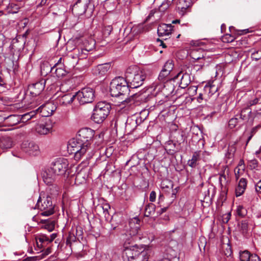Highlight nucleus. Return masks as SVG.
Listing matches in <instances>:
<instances>
[{"instance_id": "6ab92c4d", "label": "nucleus", "mask_w": 261, "mask_h": 261, "mask_svg": "<svg viewBox=\"0 0 261 261\" xmlns=\"http://www.w3.org/2000/svg\"><path fill=\"white\" fill-rule=\"evenodd\" d=\"M110 64L106 63L97 65L94 69V74L99 77L103 76L107 74L110 68Z\"/></svg>"}, {"instance_id": "f03ea898", "label": "nucleus", "mask_w": 261, "mask_h": 261, "mask_svg": "<svg viewBox=\"0 0 261 261\" xmlns=\"http://www.w3.org/2000/svg\"><path fill=\"white\" fill-rule=\"evenodd\" d=\"M68 150L74 154V159L79 161L85 156L86 159H91L94 154L92 147H88L87 145L77 140V137L70 140L67 145Z\"/></svg>"}, {"instance_id": "de8ad7c7", "label": "nucleus", "mask_w": 261, "mask_h": 261, "mask_svg": "<svg viewBox=\"0 0 261 261\" xmlns=\"http://www.w3.org/2000/svg\"><path fill=\"white\" fill-rule=\"evenodd\" d=\"M251 58L255 61L261 59V50H254L251 53Z\"/></svg>"}, {"instance_id": "69168bd1", "label": "nucleus", "mask_w": 261, "mask_h": 261, "mask_svg": "<svg viewBox=\"0 0 261 261\" xmlns=\"http://www.w3.org/2000/svg\"><path fill=\"white\" fill-rule=\"evenodd\" d=\"M214 88V86H205L204 90L205 91L208 90L210 92H213L212 89Z\"/></svg>"}, {"instance_id": "4c0bfd02", "label": "nucleus", "mask_w": 261, "mask_h": 261, "mask_svg": "<svg viewBox=\"0 0 261 261\" xmlns=\"http://www.w3.org/2000/svg\"><path fill=\"white\" fill-rule=\"evenodd\" d=\"M176 143L173 140L169 141L166 144V150L169 151V153H173L175 152Z\"/></svg>"}, {"instance_id": "f257e3e1", "label": "nucleus", "mask_w": 261, "mask_h": 261, "mask_svg": "<svg viewBox=\"0 0 261 261\" xmlns=\"http://www.w3.org/2000/svg\"><path fill=\"white\" fill-rule=\"evenodd\" d=\"M69 162L67 159L58 158L51 163V166L43 176V181L46 184L53 183L56 177L63 175L68 169Z\"/></svg>"}, {"instance_id": "5fc2aeb1", "label": "nucleus", "mask_w": 261, "mask_h": 261, "mask_svg": "<svg viewBox=\"0 0 261 261\" xmlns=\"http://www.w3.org/2000/svg\"><path fill=\"white\" fill-rule=\"evenodd\" d=\"M199 63V64H194V68L196 71L202 69L205 64L204 60L200 61Z\"/></svg>"}, {"instance_id": "9d476101", "label": "nucleus", "mask_w": 261, "mask_h": 261, "mask_svg": "<svg viewBox=\"0 0 261 261\" xmlns=\"http://www.w3.org/2000/svg\"><path fill=\"white\" fill-rule=\"evenodd\" d=\"M21 148L25 152L31 155L37 156L40 153L38 145L33 141H24L21 145Z\"/></svg>"}, {"instance_id": "f3484780", "label": "nucleus", "mask_w": 261, "mask_h": 261, "mask_svg": "<svg viewBox=\"0 0 261 261\" xmlns=\"http://www.w3.org/2000/svg\"><path fill=\"white\" fill-rule=\"evenodd\" d=\"M178 78L180 79L179 86L181 88H185L191 83L190 76L187 73H183L182 72H180L173 77V80H175Z\"/></svg>"}, {"instance_id": "c756f323", "label": "nucleus", "mask_w": 261, "mask_h": 261, "mask_svg": "<svg viewBox=\"0 0 261 261\" xmlns=\"http://www.w3.org/2000/svg\"><path fill=\"white\" fill-rule=\"evenodd\" d=\"M137 127V120L133 118H128L125 122L126 131L131 133Z\"/></svg>"}, {"instance_id": "58836bf2", "label": "nucleus", "mask_w": 261, "mask_h": 261, "mask_svg": "<svg viewBox=\"0 0 261 261\" xmlns=\"http://www.w3.org/2000/svg\"><path fill=\"white\" fill-rule=\"evenodd\" d=\"M36 115L35 111H31L29 113H25L23 115H20V117L21 118V121L22 122H25L29 121V120L33 118L34 116Z\"/></svg>"}, {"instance_id": "dca6fc26", "label": "nucleus", "mask_w": 261, "mask_h": 261, "mask_svg": "<svg viewBox=\"0 0 261 261\" xmlns=\"http://www.w3.org/2000/svg\"><path fill=\"white\" fill-rule=\"evenodd\" d=\"M4 121L5 123L8 126H13L21 121L20 115H11L7 117H1L0 121Z\"/></svg>"}, {"instance_id": "72a5a7b5", "label": "nucleus", "mask_w": 261, "mask_h": 261, "mask_svg": "<svg viewBox=\"0 0 261 261\" xmlns=\"http://www.w3.org/2000/svg\"><path fill=\"white\" fill-rule=\"evenodd\" d=\"M155 205L152 203H149L146 205L144 211V216L145 217H150L155 213Z\"/></svg>"}, {"instance_id": "13d9d810", "label": "nucleus", "mask_w": 261, "mask_h": 261, "mask_svg": "<svg viewBox=\"0 0 261 261\" xmlns=\"http://www.w3.org/2000/svg\"><path fill=\"white\" fill-rule=\"evenodd\" d=\"M134 98L133 97H129V98H126L124 100L122 101L121 102L125 105V104H127V103H134Z\"/></svg>"}, {"instance_id": "8fccbe9b", "label": "nucleus", "mask_w": 261, "mask_h": 261, "mask_svg": "<svg viewBox=\"0 0 261 261\" xmlns=\"http://www.w3.org/2000/svg\"><path fill=\"white\" fill-rule=\"evenodd\" d=\"M257 103H260L259 102L257 98H256V97L255 96L253 99L250 100L246 103V106L250 108L251 106H254Z\"/></svg>"}, {"instance_id": "f704fd0d", "label": "nucleus", "mask_w": 261, "mask_h": 261, "mask_svg": "<svg viewBox=\"0 0 261 261\" xmlns=\"http://www.w3.org/2000/svg\"><path fill=\"white\" fill-rule=\"evenodd\" d=\"M41 222L44 224V228L47 229L48 231L50 232L54 229L56 223L55 220L46 219L42 220Z\"/></svg>"}, {"instance_id": "a19ab883", "label": "nucleus", "mask_w": 261, "mask_h": 261, "mask_svg": "<svg viewBox=\"0 0 261 261\" xmlns=\"http://www.w3.org/2000/svg\"><path fill=\"white\" fill-rule=\"evenodd\" d=\"M174 64L173 63V61L172 60H168L164 64L162 69L165 71H167L169 73H171Z\"/></svg>"}, {"instance_id": "864d4df0", "label": "nucleus", "mask_w": 261, "mask_h": 261, "mask_svg": "<svg viewBox=\"0 0 261 261\" xmlns=\"http://www.w3.org/2000/svg\"><path fill=\"white\" fill-rule=\"evenodd\" d=\"M42 252H43L41 255V258H44L46 255H48L51 252V248L50 247H48L46 249L44 250L41 251Z\"/></svg>"}, {"instance_id": "7c9ffc66", "label": "nucleus", "mask_w": 261, "mask_h": 261, "mask_svg": "<svg viewBox=\"0 0 261 261\" xmlns=\"http://www.w3.org/2000/svg\"><path fill=\"white\" fill-rule=\"evenodd\" d=\"M75 231L76 233L77 232V228L75 230L72 229V230L69 232L66 239V245L69 246L70 247H71L72 243L76 242L77 239H78V238L75 235Z\"/></svg>"}, {"instance_id": "79ce46f5", "label": "nucleus", "mask_w": 261, "mask_h": 261, "mask_svg": "<svg viewBox=\"0 0 261 261\" xmlns=\"http://www.w3.org/2000/svg\"><path fill=\"white\" fill-rule=\"evenodd\" d=\"M236 38L234 35L226 34L222 37V40L224 42L229 43L233 41Z\"/></svg>"}, {"instance_id": "6e6552de", "label": "nucleus", "mask_w": 261, "mask_h": 261, "mask_svg": "<svg viewBox=\"0 0 261 261\" xmlns=\"http://www.w3.org/2000/svg\"><path fill=\"white\" fill-rule=\"evenodd\" d=\"M75 96L80 105L92 103L95 98L94 91L89 87L84 88L76 92Z\"/></svg>"}, {"instance_id": "37998d69", "label": "nucleus", "mask_w": 261, "mask_h": 261, "mask_svg": "<svg viewBox=\"0 0 261 261\" xmlns=\"http://www.w3.org/2000/svg\"><path fill=\"white\" fill-rule=\"evenodd\" d=\"M237 213L238 216L244 217L247 214V210L242 205H239L237 209Z\"/></svg>"}, {"instance_id": "774afa93", "label": "nucleus", "mask_w": 261, "mask_h": 261, "mask_svg": "<svg viewBox=\"0 0 261 261\" xmlns=\"http://www.w3.org/2000/svg\"><path fill=\"white\" fill-rule=\"evenodd\" d=\"M167 101V98H165V97H163V98H162L161 100H159L158 102V105H163L164 102Z\"/></svg>"}, {"instance_id": "a878e982", "label": "nucleus", "mask_w": 261, "mask_h": 261, "mask_svg": "<svg viewBox=\"0 0 261 261\" xmlns=\"http://www.w3.org/2000/svg\"><path fill=\"white\" fill-rule=\"evenodd\" d=\"M13 146L12 139L7 136H4L0 138V147L3 149L10 148Z\"/></svg>"}, {"instance_id": "052dcab7", "label": "nucleus", "mask_w": 261, "mask_h": 261, "mask_svg": "<svg viewBox=\"0 0 261 261\" xmlns=\"http://www.w3.org/2000/svg\"><path fill=\"white\" fill-rule=\"evenodd\" d=\"M255 190L257 192L261 193V179L256 184Z\"/></svg>"}, {"instance_id": "0e129e2a", "label": "nucleus", "mask_w": 261, "mask_h": 261, "mask_svg": "<svg viewBox=\"0 0 261 261\" xmlns=\"http://www.w3.org/2000/svg\"><path fill=\"white\" fill-rule=\"evenodd\" d=\"M168 208V206L164 207L163 208H161L160 211H157L156 213H157L158 215H161L163 213H165L167 211Z\"/></svg>"}, {"instance_id": "0eeeda50", "label": "nucleus", "mask_w": 261, "mask_h": 261, "mask_svg": "<svg viewBox=\"0 0 261 261\" xmlns=\"http://www.w3.org/2000/svg\"><path fill=\"white\" fill-rule=\"evenodd\" d=\"M153 87L156 96L158 98H160L162 96L165 97V98H167L173 94L175 88L172 81L163 83H154Z\"/></svg>"}, {"instance_id": "bb28decb", "label": "nucleus", "mask_w": 261, "mask_h": 261, "mask_svg": "<svg viewBox=\"0 0 261 261\" xmlns=\"http://www.w3.org/2000/svg\"><path fill=\"white\" fill-rule=\"evenodd\" d=\"M76 98L75 94L67 93L63 95L59 99L60 103L63 105H67L71 103L74 99Z\"/></svg>"}, {"instance_id": "5701e85b", "label": "nucleus", "mask_w": 261, "mask_h": 261, "mask_svg": "<svg viewBox=\"0 0 261 261\" xmlns=\"http://www.w3.org/2000/svg\"><path fill=\"white\" fill-rule=\"evenodd\" d=\"M46 67L47 68V70H49V71L53 73H55L56 76L58 77L63 76L66 74L65 70L61 67H58V63L56 64L55 65L52 67L47 65Z\"/></svg>"}, {"instance_id": "aec40b11", "label": "nucleus", "mask_w": 261, "mask_h": 261, "mask_svg": "<svg viewBox=\"0 0 261 261\" xmlns=\"http://www.w3.org/2000/svg\"><path fill=\"white\" fill-rule=\"evenodd\" d=\"M205 55V51L200 48L192 49L190 53V56L195 61L204 60Z\"/></svg>"}, {"instance_id": "49530a36", "label": "nucleus", "mask_w": 261, "mask_h": 261, "mask_svg": "<svg viewBox=\"0 0 261 261\" xmlns=\"http://www.w3.org/2000/svg\"><path fill=\"white\" fill-rule=\"evenodd\" d=\"M7 8L11 9V10L12 11V13H16L18 11L19 9H20V7L18 6L17 4L14 3H9L7 6Z\"/></svg>"}, {"instance_id": "39448f33", "label": "nucleus", "mask_w": 261, "mask_h": 261, "mask_svg": "<svg viewBox=\"0 0 261 261\" xmlns=\"http://www.w3.org/2000/svg\"><path fill=\"white\" fill-rule=\"evenodd\" d=\"M111 109V105L109 103L98 102L93 109L92 119L97 123L102 122L109 115Z\"/></svg>"}, {"instance_id": "393cba45", "label": "nucleus", "mask_w": 261, "mask_h": 261, "mask_svg": "<svg viewBox=\"0 0 261 261\" xmlns=\"http://www.w3.org/2000/svg\"><path fill=\"white\" fill-rule=\"evenodd\" d=\"M247 184L246 179L242 178L240 179L238 185L236 188V195L239 197L242 195L245 192Z\"/></svg>"}, {"instance_id": "a211bd4d", "label": "nucleus", "mask_w": 261, "mask_h": 261, "mask_svg": "<svg viewBox=\"0 0 261 261\" xmlns=\"http://www.w3.org/2000/svg\"><path fill=\"white\" fill-rule=\"evenodd\" d=\"M173 26L171 24H162L158 28V34L160 37L169 36L172 33Z\"/></svg>"}, {"instance_id": "338daca9", "label": "nucleus", "mask_w": 261, "mask_h": 261, "mask_svg": "<svg viewBox=\"0 0 261 261\" xmlns=\"http://www.w3.org/2000/svg\"><path fill=\"white\" fill-rule=\"evenodd\" d=\"M248 32V30H239L238 31L237 34L239 35H241L244 34H246Z\"/></svg>"}, {"instance_id": "7ed1b4c3", "label": "nucleus", "mask_w": 261, "mask_h": 261, "mask_svg": "<svg viewBox=\"0 0 261 261\" xmlns=\"http://www.w3.org/2000/svg\"><path fill=\"white\" fill-rule=\"evenodd\" d=\"M125 75L126 82L130 83L133 88H137L142 85L146 79V74L136 66L129 67L126 70Z\"/></svg>"}, {"instance_id": "e433bc0d", "label": "nucleus", "mask_w": 261, "mask_h": 261, "mask_svg": "<svg viewBox=\"0 0 261 261\" xmlns=\"http://www.w3.org/2000/svg\"><path fill=\"white\" fill-rule=\"evenodd\" d=\"M47 184L49 187L47 188V191L49 194L53 196H56L59 193V187L56 185Z\"/></svg>"}, {"instance_id": "412c9836", "label": "nucleus", "mask_w": 261, "mask_h": 261, "mask_svg": "<svg viewBox=\"0 0 261 261\" xmlns=\"http://www.w3.org/2000/svg\"><path fill=\"white\" fill-rule=\"evenodd\" d=\"M240 261H260V258L256 254H251L247 250L240 252Z\"/></svg>"}, {"instance_id": "603ef678", "label": "nucleus", "mask_w": 261, "mask_h": 261, "mask_svg": "<svg viewBox=\"0 0 261 261\" xmlns=\"http://www.w3.org/2000/svg\"><path fill=\"white\" fill-rule=\"evenodd\" d=\"M102 210H103V214L105 215V217L106 218H108V216H109V212H108V210L110 208V206L109 204H104L102 206Z\"/></svg>"}, {"instance_id": "473e14b6", "label": "nucleus", "mask_w": 261, "mask_h": 261, "mask_svg": "<svg viewBox=\"0 0 261 261\" xmlns=\"http://www.w3.org/2000/svg\"><path fill=\"white\" fill-rule=\"evenodd\" d=\"M251 113V110L246 106L241 110L239 114V118L243 121L247 120L249 119Z\"/></svg>"}, {"instance_id": "4468645a", "label": "nucleus", "mask_w": 261, "mask_h": 261, "mask_svg": "<svg viewBox=\"0 0 261 261\" xmlns=\"http://www.w3.org/2000/svg\"><path fill=\"white\" fill-rule=\"evenodd\" d=\"M139 228L137 226L134 228L131 227L129 231H127L125 233L122 234L121 239L124 242L125 245L130 244L134 239L133 237L139 233Z\"/></svg>"}, {"instance_id": "2eb2a0df", "label": "nucleus", "mask_w": 261, "mask_h": 261, "mask_svg": "<svg viewBox=\"0 0 261 261\" xmlns=\"http://www.w3.org/2000/svg\"><path fill=\"white\" fill-rule=\"evenodd\" d=\"M51 125L46 122L36 124L35 127V130L39 135H45L51 132Z\"/></svg>"}, {"instance_id": "c85d7f7f", "label": "nucleus", "mask_w": 261, "mask_h": 261, "mask_svg": "<svg viewBox=\"0 0 261 261\" xmlns=\"http://www.w3.org/2000/svg\"><path fill=\"white\" fill-rule=\"evenodd\" d=\"M226 172V174H225V171H223V172H220L219 174V181L222 190H225L226 186L229 180L228 170Z\"/></svg>"}, {"instance_id": "09e8293b", "label": "nucleus", "mask_w": 261, "mask_h": 261, "mask_svg": "<svg viewBox=\"0 0 261 261\" xmlns=\"http://www.w3.org/2000/svg\"><path fill=\"white\" fill-rule=\"evenodd\" d=\"M258 161L256 159H252L249 161L248 166L251 169H254L258 166Z\"/></svg>"}, {"instance_id": "c9c22d12", "label": "nucleus", "mask_w": 261, "mask_h": 261, "mask_svg": "<svg viewBox=\"0 0 261 261\" xmlns=\"http://www.w3.org/2000/svg\"><path fill=\"white\" fill-rule=\"evenodd\" d=\"M191 132L193 135L192 139L196 141H199L201 139V131L199 127L197 126H193L191 127Z\"/></svg>"}, {"instance_id": "6e6d98bb", "label": "nucleus", "mask_w": 261, "mask_h": 261, "mask_svg": "<svg viewBox=\"0 0 261 261\" xmlns=\"http://www.w3.org/2000/svg\"><path fill=\"white\" fill-rule=\"evenodd\" d=\"M231 217L230 213L226 214L223 216L222 221L224 223H227L230 220Z\"/></svg>"}, {"instance_id": "ea45409f", "label": "nucleus", "mask_w": 261, "mask_h": 261, "mask_svg": "<svg viewBox=\"0 0 261 261\" xmlns=\"http://www.w3.org/2000/svg\"><path fill=\"white\" fill-rule=\"evenodd\" d=\"M173 141L178 144V145H180L182 142H184L185 141V138L183 134L179 132H175L174 134Z\"/></svg>"}, {"instance_id": "4d7b16f0", "label": "nucleus", "mask_w": 261, "mask_h": 261, "mask_svg": "<svg viewBox=\"0 0 261 261\" xmlns=\"http://www.w3.org/2000/svg\"><path fill=\"white\" fill-rule=\"evenodd\" d=\"M224 253L227 256H229L231 255L232 251L230 248V246L228 244L226 245V250L224 251Z\"/></svg>"}, {"instance_id": "20e7f679", "label": "nucleus", "mask_w": 261, "mask_h": 261, "mask_svg": "<svg viewBox=\"0 0 261 261\" xmlns=\"http://www.w3.org/2000/svg\"><path fill=\"white\" fill-rule=\"evenodd\" d=\"M129 91L127 82L125 78L121 76L115 77L110 83V92L113 97L127 96Z\"/></svg>"}, {"instance_id": "f8f14e48", "label": "nucleus", "mask_w": 261, "mask_h": 261, "mask_svg": "<svg viewBox=\"0 0 261 261\" xmlns=\"http://www.w3.org/2000/svg\"><path fill=\"white\" fill-rule=\"evenodd\" d=\"M139 247L135 245L129 247H125L123 251V257L125 256L128 259V261H134V259H137L138 255L139 254L138 252Z\"/></svg>"}, {"instance_id": "9b49d317", "label": "nucleus", "mask_w": 261, "mask_h": 261, "mask_svg": "<svg viewBox=\"0 0 261 261\" xmlns=\"http://www.w3.org/2000/svg\"><path fill=\"white\" fill-rule=\"evenodd\" d=\"M45 83L46 81L45 80H41L39 82L30 85L28 91L30 94L33 97L39 95L44 90Z\"/></svg>"}, {"instance_id": "b1692460", "label": "nucleus", "mask_w": 261, "mask_h": 261, "mask_svg": "<svg viewBox=\"0 0 261 261\" xmlns=\"http://www.w3.org/2000/svg\"><path fill=\"white\" fill-rule=\"evenodd\" d=\"M138 252H139V254L138 255V260L142 259V261H147L150 255L151 251L149 248L145 249L143 247H141L139 248Z\"/></svg>"}, {"instance_id": "a18cd8bd", "label": "nucleus", "mask_w": 261, "mask_h": 261, "mask_svg": "<svg viewBox=\"0 0 261 261\" xmlns=\"http://www.w3.org/2000/svg\"><path fill=\"white\" fill-rule=\"evenodd\" d=\"M239 123V119L237 117L230 119L228 122V126L230 128H234Z\"/></svg>"}, {"instance_id": "680f3d73", "label": "nucleus", "mask_w": 261, "mask_h": 261, "mask_svg": "<svg viewBox=\"0 0 261 261\" xmlns=\"http://www.w3.org/2000/svg\"><path fill=\"white\" fill-rule=\"evenodd\" d=\"M255 128H253L250 132V135L248 137L247 141H246V145L248 143L249 141L251 139L252 137L254 135L255 133Z\"/></svg>"}, {"instance_id": "423d86ee", "label": "nucleus", "mask_w": 261, "mask_h": 261, "mask_svg": "<svg viewBox=\"0 0 261 261\" xmlns=\"http://www.w3.org/2000/svg\"><path fill=\"white\" fill-rule=\"evenodd\" d=\"M34 209L38 208L41 211V215L43 216H49L54 213V205L53 203L51 197L40 196Z\"/></svg>"}, {"instance_id": "4be33fe9", "label": "nucleus", "mask_w": 261, "mask_h": 261, "mask_svg": "<svg viewBox=\"0 0 261 261\" xmlns=\"http://www.w3.org/2000/svg\"><path fill=\"white\" fill-rule=\"evenodd\" d=\"M206 153V151H197L193 153L192 159L188 161V165L192 167L195 168L197 165V162L201 160L202 155Z\"/></svg>"}, {"instance_id": "e2e57ef3", "label": "nucleus", "mask_w": 261, "mask_h": 261, "mask_svg": "<svg viewBox=\"0 0 261 261\" xmlns=\"http://www.w3.org/2000/svg\"><path fill=\"white\" fill-rule=\"evenodd\" d=\"M255 96L257 98L259 102L261 103V91H257L255 93Z\"/></svg>"}, {"instance_id": "c03bdc74", "label": "nucleus", "mask_w": 261, "mask_h": 261, "mask_svg": "<svg viewBox=\"0 0 261 261\" xmlns=\"http://www.w3.org/2000/svg\"><path fill=\"white\" fill-rule=\"evenodd\" d=\"M240 226L242 233H246L247 232L248 228V223L247 220L242 221L240 224Z\"/></svg>"}, {"instance_id": "3c124183", "label": "nucleus", "mask_w": 261, "mask_h": 261, "mask_svg": "<svg viewBox=\"0 0 261 261\" xmlns=\"http://www.w3.org/2000/svg\"><path fill=\"white\" fill-rule=\"evenodd\" d=\"M176 0H167L166 3H163L161 7L163 8V10L167 9L169 6H170L173 2H175Z\"/></svg>"}, {"instance_id": "bf43d9fd", "label": "nucleus", "mask_w": 261, "mask_h": 261, "mask_svg": "<svg viewBox=\"0 0 261 261\" xmlns=\"http://www.w3.org/2000/svg\"><path fill=\"white\" fill-rule=\"evenodd\" d=\"M156 198V193L154 191H151L150 194L149 200L151 202H154Z\"/></svg>"}, {"instance_id": "1a4fd4ad", "label": "nucleus", "mask_w": 261, "mask_h": 261, "mask_svg": "<svg viewBox=\"0 0 261 261\" xmlns=\"http://www.w3.org/2000/svg\"><path fill=\"white\" fill-rule=\"evenodd\" d=\"M94 132L89 128L81 129L77 135V140L82 141L84 144L87 145L88 147H91V142L94 136Z\"/></svg>"}, {"instance_id": "cd10ccee", "label": "nucleus", "mask_w": 261, "mask_h": 261, "mask_svg": "<svg viewBox=\"0 0 261 261\" xmlns=\"http://www.w3.org/2000/svg\"><path fill=\"white\" fill-rule=\"evenodd\" d=\"M50 243L49 237L44 234L39 236L36 240L37 247L40 248L45 247Z\"/></svg>"}, {"instance_id": "2f4dec72", "label": "nucleus", "mask_w": 261, "mask_h": 261, "mask_svg": "<svg viewBox=\"0 0 261 261\" xmlns=\"http://www.w3.org/2000/svg\"><path fill=\"white\" fill-rule=\"evenodd\" d=\"M170 73L162 69L158 76V80L159 81H160V83H163L167 81H172L173 78L170 77Z\"/></svg>"}, {"instance_id": "ddd939ff", "label": "nucleus", "mask_w": 261, "mask_h": 261, "mask_svg": "<svg viewBox=\"0 0 261 261\" xmlns=\"http://www.w3.org/2000/svg\"><path fill=\"white\" fill-rule=\"evenodd\" d=\"M192 0H178L177 3L178 14L184 16L190 11V8L192 6Z\"/></svg>"}]
</instances>
